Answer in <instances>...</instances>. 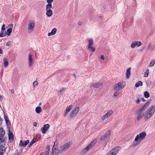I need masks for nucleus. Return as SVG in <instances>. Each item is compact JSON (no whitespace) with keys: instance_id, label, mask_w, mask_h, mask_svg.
I'll return each mask as SVG.
<instances>
[{"instance_id":"27","label":"nucleus","mask_w":155,"mask_h":155,"mask_svg":"<svg viewBox=\"0 0 155 155\" xmlns=\"http://www.w3.org/2000/svg\"><path fill=\"white\" fill-rule=\"evenodd\" d=\"M89 45L88 48H90V46H92L93 44V41L92 39H89L88 40Z\"/></svg>"},{"instance_id":"19","label":"nucleus","mask_w":155,"mask_h":155,"mask_svg":"<svg viewBox=\"0 0 155 155\" xmlns=\"http://www.w3.org/2000/svg\"><path fill=\"white\" fill-rule=\"evenodd\" d=\"M4 119H5V123L6 124L7 126H10L11 124H10V121H9V120H8V118L7 117V116L5 114H4Z\"/></svg>"},{"instance_id":"64","label":"nucleus","mask_w":155,"mask_h":155,"mask_svg":"<svg viewBox=\"0 0 155 155\" xmlns=\"http://www.w3.org/2000/svg\"><path fill=\"white\" fill-rule=\"evenodd\" d=\"M2 96L0 95V100H2Z\"/></svg>"},{"instance_id":"20","label":"nucleus","mask_w":155,"mask_h":155,"mask_svg":"<svg viewBox=\"0 0 155 155\" xmlns=\"http://www.w3.org/2000/svg\"><path fill=\"white\" fill-rule=\"evenodd\" d=\"M131 68H128L126 71V77L127 78H129L130 75V70Z\"/></svg>"},{"instance_id":"47","label":"nucleus","mask_w":155,"mask_h":155,"mask_svg":"<svg viewBox=\"0 0 155 155\" xmlns=\"http://www.w3.org/2000/svg\"><path fill=\"white\" fill-rule=\"evenodd\" d=\"M5 30V25L3 24L2 25L1 28V31H3Z\"/></svg>"},{"instance_id":"31","label":"nucleus","mask_w":155,"mask_h":155,"mask_svg":"<svg viewBox=\"0 0 155 155\" xmlns=\"http://www.w3.org/2000/svg\"><path fill=\"white\" fill-rule=\"evenodd\" d=\"M5 138L4 137H0V144H2L1 145H4Z\"/></svg>"},{"instance_id":"48","label":"nucleus","mask_w":155,"mask_h":155,"mask_svg":"<svg viewBox=\"0 0 155 155\" xmlns=\"http://www.w3.org/2000/svg\"><path fill=\"white\" fill-rule=\"evenodd\" d=\"M58 144V141L57 140H56L55 141V142L54 143V145L53 146H54V147L55 146H57Z\"/></svg>"},{"instance_id":"41","label":"nucleus","mask_w":155,"mask_h":155,"mask_svg":"<svg viewBox=\"0 0 155 155\" xmlns=\"http://www.w3.org/2000/svg\"><path fill=\"white\" fill-rule=\"evenodd\" d=\"M136 97L137 99L135 101V102L136 104H139L141 101V100L138 97Z\"/></svg>"},{"instance_id":"61","label":"nucleus","mask_w":155,"mask_h":155,"mask_svg":"<svg viewBox=\"0 0 155 155\" xmlns=\"http://www.w3.org/2000/svg\"><path fill=\"white\" fill-rule=\"evenodd\" d=\"M2 50L0 48V54H2Z\"/></svg>"},{"instance_id":"2","label":"nucleus","mask_w":155,"mask_h":155,"mask_svg":"<svg viewBox=\"0 0 155 155\" xmlns=\"http://www.w3.org/2000/svg\"><path fill=\"white\" fill-rule=\"evenodd\" d=\"M71 144V143L69 142L61 146L60 149L58 150V153H61L65 152L70 147Z\"/></svg>"},{"instance_id":"18","label":"nucleus","mask_w":155,"mask_h":155,"mask_svg":"<svg viewBox=\"0 0 155 155\" xmlns=\"http://www.w3.org/2000/svg\"><path fill=\"white\" fill-rule=\"evenodd\" d=\"M152 116L146 111L144 114L143 119L145 120H147Z\"/></svg>"},{"instance_id":"16","label":"nucleus","mask_w":155,"mask_h":155,"mask_svg":"<svg viewBox=\"0 0 155 155\" xmlns=\"http://www.w3.org/2000/svg\"><path fill=\"white\" fill-rule=\"evenodd\" d=\"M32 55L31 53L28 54V65L29 67H31L33 64V60L32 58Z\"/></svg>"},{"instance_id":"7","label":"nucleus","mask_w":155,"mask_h":155,"mask_svg":"<svg viewBox=\"0 0 155 155\" xmlns=\"http://www.w3.org/2000/svg\"><path fill=\"white\" fill-rule=\"evenodd\" d=\"M150 102L149 101H147L145 104L142 105L140 108H139L138 110L143 112L146 110L147 107L149 106Z\"/></svg>"},{"instance_id":"10","label":"nucleus","mask_w":155,"mask_h":155,"mask_svg":"<svg viewBox=\"0 0 155 155\" xmlns=\"http://www.w3.org/2000/svg\"><path fill=\"white\" fill-rule=\"evenodd\" d=\"M142 45V43L140 41H137L133 42L131 45V47L132 48H134L136 46L139 47Z\"/></svg>"},{"instance_id":"38","label":"nucleus","mask_w":155,"mask_h":155,"mask_svg":"<svg viewBox=\"0 0 155 155\" xmlns=\"http://www.w3.org/2000/svg\"><path fill=\"white\" fill-rule=\"evenodd\" d=\"M72 107V105H70L69 106L67 107L66 109V111H67L68 112H69L71 109Z\"/></svg>"},{"instance_id":"43","label":"nucleus","mask_w":155,"mask_h":155,"mask_svg":"<svg viewBox=\"0 0 155 155\" xmlns=\"http://www.w3.org/2000/svg\"><path fill=\"white\" fill-rule=\"evenodd\" d=\"M66 89L65 88H62L60 90L59 92L61 94H62L64 92V91Z\"/></svg>"},{"instance_id":"34","label":"nucleus","mask_w":155,"mask_h":155,"mask_svg":"<svg viewBox=\"0 0 155 155\" xmlns=\"http://www.w3.org/2000/svg\"><path fill=\"white\" fill-rule=\"evenodd\" d=\"M143 85V83L141 81H138L136 83L135 86L136 87H138L139 86H142Z\"/></svg>"},{"instance_id":"46","label":"nucleus","mask_w":155,"mask_h":155,"mask_svg":"<svg viewBox=\"0 0 155 155\" xmlns=\"http://www.w3.org/2000/svg\"><path fill=\"white\" fill-rule=\"evenodd\" d=\"M38 82L37 81H35L33 82V85L34 87H35V86H37L38 85Z\"/></svg>"},{"instance_id":"58","label":"nucleus","mask_w":155,"mask_h":155,"mask_svg":"<svg viewBox=\"0 0 155 155\" xmlns=\"http://www.w3.org/2000/svg\"><path fill=\"white\" fill-rule=\"evenodd\" d=\"M53 35L51 33V32L50 33H49L48 34V36H50L51 35Z\"/></svg>"},{"instance_id":"36","label":"nucleus","mask_w":155,"mask_h":155,"mask_svg":"<svg viewBox=\"0 0 155 155\" xmlns=\"http://www.w3.org/2000/svg\"><path fill=\"white\" fill-rule=\"evenodd\" d=\"M149 48L150 50H152L155 48V45H153L151 43H150L149 45Z\"/></svg>"},{"instance_id":"45","label":"nucleus","mask_w":155,"mask_h":155,"mask_svg":"<svg viewBox=\"0 0 155 155\" xmlns=\"http://www.w3.org/2000/svg\"><path fill=\"white\" fill-rule=\"evenodd\" d=\"M155 64V61L153 60L151 61L149 64V66L150 67L153 66Z\"/></svg>"},{"instance_id":"49","label":"nucleus","mask_w":155,"mask_h":155,"mask_svg":"<svg viewBox=\"0 0 155 155\" xmlns=\"http://www.w3.org/2000/svg\"><path fill=\"white\" fill-rule=\"evenodd\" d=\"M11 43V42L10 41H8L6 43V45L7 46H9L10 45Z\"/></svg>"},{"instance_id":"53","label":"nucleus","mask_w":155,"mask_h":155,"mask_svg":"<svg viewBox=\"0 0 155 155\" xmlns=\"http://www.w3.org/2000/svg\"><path fill=\"white\" fill-rule=\"evenodd\" d=\"M46 150H50V146L49 145H47Z\"/></svg>"},{"instance_id":"24","label":"nucleus","mask_w":155,"mask_h":155,"mask_svg":"<svg viewBox=\"0 0 155 155\" xmlns=\"http://www.w3.org/2000/svg\"><path fill=\"white\" fill-rule=\"evenodd\" d=\"M8 138L10 142H12L13 141V136L12 133L9 132L8 134Z\"/></svg>"},{"instance_id":"56","label":"nucleus","mask_w":155,"mask_h":155,"mask_svg":"<svg viewBox=\"0 0 155 155\" xmlns=\"http://www.w3.org/2000/svg\"><path fill=\"white\" fill-rule=\"evenodd\" d=\"M14 155H20V153L18 152H17L15 153Z\"/></svg>"},{"instance_id":"52","label":"nucleus","mask_w":155,"mask_h":155,"mask_svg":"<svg viewBox=\"0 0 155 155\" xmlns=\"http://www.w3.org/2000/svg\"><path fill=\"white\" fill-rule=\"evenodd\" d=\"M13 24H11L8 25V26L11 27L10 28H12L13 27Z\"/></svg>"},{"instance_id":"54","label":"nucleus","mask_w":155,"mask_h":155,"mask_svg":"<svg viewBox=\"0 0 155 155\" xmlns=\"http://www.w3.org/2000/svg\"><path fill=\"white\" fill-rule=\"evenodd\" d=\"M2 119L1 118V117H0V125L2 124Z\"/></svg>"},{"instance_id":"62","label":"nucleus","mask_w":155,"mask_h":155,"mask_svg":"<svg viewBox=\"0 0 155 155\" xmlns=\"http://www.w3.org/2000/svg\"><path fill=\"white\" fill-rule=\"evenodd\" d=\"M11 93H14V91L13 89H12L11 90Z\"/></svg>"},{"instance_id":"5","label":"nucleus","mask_w":155,"mask_h":155,"mask_svg":"<svg viewBox=\"0 0 155 155\" xmlns=\"http://www.w3.org/2000/svg\"><path fill=\"white\" fill-rule=\"evenodd\" d=\"M120 149L121 147H115L111 150L106 155H116Z\"/></svg>"},{"instance_id":"25","label":"nucleus","mask_w":155,"mask_h":155,"mask_svg":"<svg viewBox=\"0 0 155 155\" xmlns=\"http://www.w3.org/2000/svg\"><path fill=\"white\" fill-rule=\"evenodd\" d=\"M5 151V149L3 145H0V153L3 154Z\"/></svg>"},{"instance_id":"21","label":"nucleus","mask_w":155,"mask_h":155,"mask_svg":"<svg viewBox=\"0 0 155 155\" xmlns=\"http://www.w3.org/2000/svg\"><path fill=\"white\" fill-rule=\"evenodd\" d=\"M49 127H43L41 129L42 133L43 134H45Z\"/></svg>"},{"instance_id":"9","label":"nucleus","mask_w":155,"mask_h":155,"mask_svg":"<svg viewBox=\"0 0 155 155\" xmlns=\"http://www.w3.org/2000/svg\"><path fill=\"white\" fill-rule=\"evenodd\" d=\"M155 110V107L154 106H152L150 107L147 111V112L149 114L152 116H153L154 114Z\"/></svg>"},{"instance_id":"1","label":"nucleus","mask_w":155,"mask_h":155,"mask_svg":"<svg viewBox=\"0 0 155 155\" xmlns=\"http://www.w3.org/2000/svg\"><path fill=\"white\" fill-rule=\"evenodd\" d=\"M146 136V134L145 132L140 133L136 137L134 141L131 144V147H134L139 145L141 141L145 138Z\"/></svg>"},{"instance_id":"50","label":"nucleus","mask_w":155,"mask_h":155,"mask_svg":"<svg viewBox=\"0 0 155 155\" xmlns=\"http://www.w3.org/2000/svg\"><path fill=\"white\" fill-rule=\"evenodd\" d=\"M50 150H46V152L45 153L46 154H47V155L48 154V155H49V153L50 152Z\"/></svg>"},{"instance_id":"30","label":"nucleus","mask_w":155,"mask_h":155,"mask_svg":"<svg viewBox=\"0 0 155 155\" xmlns=\"http://www.w3.org/2000/svg\"><path fill=\"white\" fill-rule=\"evenodd\" d=\"M87 152V147H86L85 148L83 149L80 153V154L83 155L86 153Z\"/></svg>"},{"instance_id":"28","label":"nucleus","mask_w":155,"mask_h":155,"mask_svg":"<svg viewBox=\"0 0 155 155\" xmlns=\"http://www.w3.org/2000/svg\"><path fill=\"white\" fill-rule=\"evenodd\" d=\"M35 111L37 114L40 113L42 111L41 108L40 107H38L35 109Z\"/></svg>"},{"instance_id":"11","label":"nucleus","mask_w":155,"mask_h":155,"mask_svg":"<svg viewBox=\"0 0 155 155\" xmlns=\"http://www.w3.org/2000/svg\"><path fill=\"white\" fill-rule=\"evenodd\" d=\"M52 7L48 8V7H47V6H46V10L47 11L46 12V14L47 15L48 17H51L52 15V10L50 9L51 8H52Z\"/></svg>"},{"instance_id":"39","label":"nucleus","mask_w":155,"mask_h":155,"mask_svg":"<svg viewBox=\"0 0 155 155\" xmlns=\"http://www.w3.org/2000/svg\"><path fill=\"white\" fill-rule=\"evenodd\" d=\"M88 49L90 51L94 52L95 51V49L94 48L92 47V46H90V48H88Z\"/></svg>"},{"instance_id":"42","label":"nucleus","mask_w":155,"mask_h":155,"mask_svg":"<svg viewBox=\"0 0 155 155\" xmlns=\"http://www.w3.org/2000/svg\"><path fill=\"white\" fill-rule=\"evenodd\" d=\"M6 35V34H3L2 31H1L0 32V37H3Z\"/></svg>"},{"instance_id":"29","label":"nucleus","mask_w":155,"mask_h":155,"mask_svg":"<svg viewBox=\"0 0 155 155\" xmlns=\"http://www.w3.org/2000/svg\"><path fill=\"white\" fill-rule=\"evenodd\" d=\"M12 28H10L7 30L5 32V33L8 35H10V33L12 32Z\"/></svg>"},{"instance_id":"15","label":"nucleus","mask_w":155,"mask_h":155,"mask_svg":"<svg viewBox=\"0 0 155 155\" xmlns=\"http://www.w3.org/2000/svg\"><path fill=\"white\" fill-rule=\"evenodd\" d=\"M103 84L102 83H92L90 85L91 87H94L96 88H98L100 86H103Z\"/></svg>"},{"instance_id":"37","label":"nucleus","mask_w":155,"mask_h":155,"mask_svg":"<svg viewBox=\"0 0 155 155\" xmlns=\"http://www.w3.org/2000/svg\"><path fill=\"white\" fill-rule=\"evenodd\" d=\"M149 72V69H147L146 71L144 73V76L145 77H147L148 76V74Z\"/></svg>"},{"instance_id":"44","label":"nucleus","mask_w":155,"mask_h":155,"mask_svg":"<svg viewBox=\"0 0 155 155\" xmlns=\"http://www.w3.org/2000/svg\"><path fill=\"white\" fill-rule=\"evenodd\" d=\"M119 94V92H118V91H116L115 92L114 94V96L115 97H117L118 95Z\"/></svg>"},{"instance_id":"59","label":"nucleus","mask_w":155,"mask_h":155,"mask_svg":"<svg viewBox=\"0 0 155 155\" xmlns=\"http://www.w3.org/2000/svg\"><path fill=\"white\" fill-rule=\"evenodd\" d=\"M141 100L143 102H145L146 101V100L143 98H141Z\"/></svg>"},{"instance_id":"13","label":"nucleus","mask_w":155,"mask_h":155,"mask_svg":"<svg viewBox=\"0 0 155 155\" xmlns=\"http://www.w3.org/2000/svg\"><path fill=\"white\" fill-rule=\"evenodd\" d=\"M35 27V23L34 22H30L28 25V30L29 32L33 31Z\"/></svg>"},{"instance_id":"51","label":"nucleus","mask_w":155,"mask_h":155,"mask_svg":"<svg viewBox=\"0 0 155 155\" xmlns=\"http://www.w3.org/2000/svg\"><path fill=\"white\" fill-rule=\"evenodd\" d=\"M101 59L103 60H104V56L103 55H101Z\"/></svg>"},{"instance_id":"3","label":"nucleus","mask_w":155,"mask_h":155,"mask_svg":"<svg viewBox=\"0 0 155 155\" xmlns=\"http://www.w3.org/2000/svg\"><path fill=\"white\" fill-rule=\"evenodd\" d=\"M124 82L121 81L115 84L114 86V89L115 91H118L123 89L125 87Z\"/></svg>"},{"instance_id":"40","label":"nucleus","mask_w":155,"mask_h":155,"mask_svg":"<svg viewBox=\"0 0 155 155\" xmlns=\"http://www.w3.org/2000/svg\"><path fill=\"white\" fill-rule=\"evenodd\" d=\"M57 31V29L55 28H54L51 32V33L53 35H54Z\"/></svg>"},{"instance_id":"22","label":"nucleus","mask_w":155,"mask_h":155,"mask_svg":"<svg viewBox=\"0 0 155 155\" xmlns=\"http://www.w3.org/2000/svg\"><path fill=\"white\" fill-rule=\"evenodd\" d=\"M59 153H58V150H57V152H56V148H54V146H53L51 155H58Z\"/></svg>"},{"instance_id":"17","label":"nucleus","mask_w":155,"mask_h":155,"mask_svg":"<svg viewBox=\"0 0 155 155\" xmlns=\"http://www.w3.org/2000/svg\"><path fill=\"white\" fill-rule=\"evenodd\" d=\"M97 140H94L91 141V143L88 145V150L91 149L96 143Z\"/></svg>"},{"instance_id":"23","label":"nucleus","mask_w":155,"mask_h":155,"mask_svg":"<svg viewBox=\"0 0 155 155\" xmlns=\"http://www.w3.org/2000/svg\"><path fill=\"white\" fill-rule=\"evenodd\" d=\"M5 134V131L2 127L0 128V137H4Z\"/></svg>"},{"instance_id":"33","label":"nucleus","mask_w":155,"mask_h":155,"mask_svg":"<svg viewBox=\"0 0 155 155\" xmlns=\"http://www.w3.org/2000/svg\"><path fill=\"white\" fill-rule=\"evenodd\" d=\"M4 66L5 67H6L8 65V60L6 58L4 59Z\"/></svg>"},{"instance_id":"32","label":"nucleus","mask_w":155,"mask_h":155,"mask_svg":"<svg viewBox=\"0 0 155 155\" xmlns=\"http://www.w3.org/2000/svg\"><path fill=\"white\" fill-rule=\"evenodd\" d=\"M36 138L34 137L33 138V140L30 142L29 145V147H30L36 141Z\"/></svg>"},{"instance_id":"60","label":"nucleus","mask_w":155,"mask_h":155,"mask_svg":"<svg viewBox=\"0 0 155 155\" xmlns=\"http://www.w3.org/2000/svg\"><path fill=\"white\" fill-rule=\"evenodd\" d=\"M82 24V22L81 21H79L78 23V25H81Z\"/></svg>"},{"instance_id":"12","label":"nucleus","mask_w":155,"mask_h":155,"mask_svg":"<svg viewBox=\"0 0 155 155\" xmlns=\"http://www.w3.org/2000/svg\"><path fill=\"white\" fill-rule=\"evenodd\" d=\"M142 113L143 112H141L138 110H137L136 112V114L137 116V120H140L143 117H144V114H142Z\"/></svg>"},{"instance_id":"14","label":"nucleus","mask_w":155,"mask_h":155,"mask_svg":"<svg viewBox=\"0 0 155 155\" xmlns=\"http://www.w3.org/2000/svg\"><path fill=\"white\" fill-rule=\"evenodd\" d=\"M29 141L28 140H27L25 141H23L22 140H20L19 143V146H22L23 147H25L29 143Z\"/></svg>"},{"instance_id":"6","label":"nucleus","mask_w":155,"mask_h":155,"mask_svg":"<svg viewBox=\"0 0 155 155\" xmlns=\"http://www.w3.org/2000/svg\"><path fill=\"white\" fill-rule=\"evenodd\" d=\"M79 107H75L70 114V118H72L75 117L79 111Z\"/></svg>"},{"instance_id":"63","label":"nucleus","mask_w":155,"mask_h":155,"mask_svg":"<svg viewBox=\"0 0 155 155\" xmlns=\"http://www.w3.org/2000/svg\"><path fill=\"white\" fill-rule=\"evenodd\" d=\"M44 126H50L48 124H45Z\"/></svg>"},{"instance_id":"8","label":"nucleus","mask_w":155,"mask_h":155,"mask_svg":"<svg viewBox=\"0 0 155 155\" xmlns=\"http://www.w3.org/2000/svg\"><path fill=\"white\" fill-rule=\"evenodd\" d=\"M113 113V111L112 110H110L108 111L107 113L101 117V120H102L104 121L107 118L110 117V115H111Z\"/></svg>"},{"instance_id":"4","label":"nucleus","mask_w":155,"mask_h":155,"mask_svg":"<svg viewBox=\"0 0 155 155\" xmlns=\"http://www.w3.org/2000/svg\"><path fill=\"white\" fill-rule=\"evenodd\" d=\"M110 134L111 132L110 130H107L106 131L105 134L101 137L100 139L101 140L104 141L106 142H108L110 138Z\"/></svg>"},{"instance_id":"35","label":"nucleus","mask_w":155,"mask_h":155,"mask_svg":"<svg viewBox=\"0 0 155 155\" xmlns=\"http://www.w3.org/2000/svg\"><path fill=\"white\" fill-rule=\"evenodd\" d=\"M144 96L145 98H148L150 97V95L148 92L146 91L144 93Z\"/></svg>"},{"instance_id":"57","label":"nucleus","mask_w":155,"mask_h":155,"mask_svg":"<svg viewBox=\"0 0 155 155\" xmlns=\"http://www.w3.org/2000/svg\"><path fill=\"white\" fill-rule=\"evenodd\" d=\"M33 125L34 126H37V123L35 122L33 123Z\"/></svg>"},{"instance_id":"55","label":"nucleus","mask_w":155,"mask_h":155,"mask_svg":"<svg viewBox=\"0 0 155 155\" xmlns=\"http://www.w3.org/2000/svg\"><path fill=\"white\" fill-rule=\"evenodd\" d=\"M69 112H68L67 111H66L64 114V116H66L68 113Z\"/></svg>"},{"instance_id":"26","label":"nucleus","mask_w":155,"mask_h":155,"mask_svg":"<svg viewBox=\"0 0 155 155\" xmlns=\"http://www.w3.org/2000/svg\"><path fill=\"white\" fill-rule=\"evenodd\" d=\"M53 0H47V2L48 4L46 6L48 7H52V3L53 2Z\"/></svg>"}]
</instances>
